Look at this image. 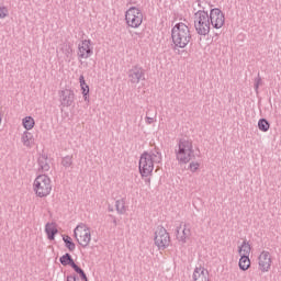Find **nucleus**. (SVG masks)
Masks as SVG:
<instances>
[{"instance_id":"1","label":"nucleus","mask_w":281,"mask_h":281,"mask_svg":"<svg viewBox=\"0 0 281 281\" xmlns=\"http://www.w3.org/2000/svg\"><path fill=\"white\" fill-rule=\"evenodd\" d=\"M171 38L176 47H186L192 38L190 27H188L183 22L177 23L171 30Z\"/></svg>"},{"instance_id":"2","label":"nucleus","mask_w":281,"mask_h":281,"mask_svg":"<svg viewBox=\"0 0 281 281\" xmlns=\"http://www.w3.org/2000/svg\"><path fill=\"white\" fill-rule=\"evenodd\" d=\"M52 178L45 173L38 175L33 181V192L38 199H45L52 194Z\"/></svg>"},{"instance_id":"3","label":"nucleus","mask_w":281,"mask_h":281,"mask_svg":"<svg viewBox=\"0 0 281 281\" xmlns=\"http://www.w3.org/2000/svg\"><path fill=\"white\" fill-rule=\"evenodd\" d=\"M176 159L182 166L190 164L194 159V145L191 140L181 139L179 142L178 149L176 150Z\"/></svg>"},{"instance_id":"4","label":"nucleus","mask_w":281,"mask_h":281,"mask_svg":"<svg viewBox=\"0 0 281 281\" xmlns=\"http://www.w3.org/2000/svg\"><path fill=\"white\" fill-rule=\"evenodd\" d=\"M160 158L157 154L145 153L140 156L138 170L143 178L151 177L153 170H155V164L159 161Z\"/></svg>"},{"instance_id":"5","label":"nucleus","mask_w":281,"mask_h":281,"mask_svg":"<svg viewBox=\"0 0 281 281\" xmlns=\"http://www.w3.org/2000/svg\"><path fill=\"white\" fill-rule=\"evenodd\" d=\"M125 23L131 30H139L144 23V12L137 7H132L125 12Z\"/></svg>"},{"instance_id":"6","label":"nucleus","mask_w":281,"mask_h":281,"mask_svg":"<svg viewBox=\"0 0 281 281\" xmlns=\"http://www.w3.org/2000/svg\"><path fill=\"white\" fill-rule=\"evenodd\" d=\"M210 14L205 11H198L194 16V27L201 36L210 34Z\"/></svg>"},{"instance_id":"7","label":"nucleus","mask_w":281,"mask_h":281,"mask_svg":"<svg viewBox=\"0 0 281 281\" xmlns=\"http://www.w3.org/2000/svg\"><path fill=\"white\" fill-rule=\"evenodd\" d=\"M74 237L80 247H89L91 245V228L86 224H79L74 229Z\"/></svg>"},{"instance_id":"8","label":"nucleus","mask_w":281,"mask_h":281,"mask_svg":"<svg viewBox=\"0 0 281 281\" xmlns=\"http://www.w3.org/2000/svg\"><path fill=\"white\" fill-rule=\"evenodd\" d=\"M93 56V43L91 40L86 38L79 42L78 48H77V58L80 63L82 60H88V58H91Z\"/></svg>"},{"instance_id":"9","label":"nucleus","mask_w":281,"mask_h":281,"mask_svg":"<svg viewBox=\"0 0 281 281\" xmlns=\"http://www.w3.org/2000/svg\"><path fill=\"white\" fill-rule=\"evenodd\" d=\"M273 259L271 258V252L263 250L258 257V269L261 273H269L271 271V265Z\"/></svg>"},{"instance_id":"10","label":"nucleus","mask_w":281,"mask_h":281,"mask_svg":"<svg viewBox=\"0 0 281 281\" xmlns=\"http://www.w3.org/2000/svg\"><path fill=\"white\" fill-rule=\"evenodd\" d=\"M155 245L158 249H166L170 245V235L166 228L160 227L156 231Z\"/></svg>"},{"instance_id":"11","label":"nucleus","mask_w":281,"mask_h":281,"mask_svg":"<svg viewBox=\"0 0 281 281\" xmlns=\"http://www.w3.org/2000/svg\"><path fill=\"white\" fill-rule=\"evenodd\" d=\"M209 21L215 30H221L225 25V14L221 9H212L210 11Z\"/></svg>"},{"instance_id":"12","label":"nucleus","mask_w":281,"mask_h":281,"mask_svg":"<svg viewBox=\"0 0 281 281\" xmlns=\"http://www.w3.org/2000/svg\"><path fill=\"white\" fill-rule=\"evenodd\" d=\"M192 281H210V271L203 266H199L193 270Z\"/></svg>"},{"instance_id":"13","label":"nucleus","mask_w":281,"mask_h":281,"mask_svg":"<svg viewBox=\"0 0 281 281\" xmlns=\"http://www.w3.org/2000/svg\"><path fill=\"white\" fill-rule=\"evenodd\" d=\"M76 100V93L71 89H65L60 92V102L64 106H71Z\"/></svg>"},{"instance_id":"14","label":"nucleus","mask_w":281,"mask_h":281,"mask_svg":"<svg viewBox=\"0 0 281 281\" xmlns=\"http://www.w3.org/2000/svg\"><path fill=\"white\" fill-rule=\"evenodd\" d=\"M130 79H131V82H134V83H137L140 80H144V69L137 66L133 67L130 70Z\"/></svg>"},{"instance_id":"15","label":"nucleus","mask_w":281,"mask_h":281,"mask_svg":"<svg viewBox=\"0 0 281 281\" xmlns=\"http://www.w3.org/2000/svg\"><path fill=\"white\" fill-rule=\"evenodd\" d=\"M21 142L26 148H34V146H36V138H34V134L31 132H24Z\"/></svg>"},{"instance_id":"16","label":"nucleus","mask_w":281,"mask_h":281,"mask_svg":"<svg viewBox=\"0 0 281 281\" xmlns=\"http://www.w3.org/2000/svg\"><path fill=\"white\" fill-rule=\"evenodd\" d=\"M37 166H38V170H41L42 172H49V158L47 157V155L43 154L40 155L37 158Z\"/></svg>"},{"instance_id":"17","label":"nucleus","mask_w":281,"mask_h":281,"mask_svg":"<svg viewBox=\"0 0 281 281\" xmlns=\"http://www.w3.org/2000/svg\"><path fill=\"white\" fill-rule=\"evenodd\" d=\"M45 232L48 240H54V238H56V234H58V226L56 223H47L45 226Z\"/></svg>"},{"instance_id":"18","label":"nucleus","mask_w":281,"mask_h":281,"mask_svg":"<svg viewBox=\"0 0 281 281\" xmlns=\"http://www.w3.org/2000/svg\"><path fill=\"white\" fill-rule=\"evenodd\" d=\"M237 252L240 257L251 256V245L248 241H243L241 245L237 247Z\"/></svg>"},{"instance_id":"19","label":"nucleus","mask_w":281,"mask_h":281,"mask_svg":"<svg viewBox=\"0 0 281 281\" xmlns=\"http://www.w3.org/2000/svg\"><path fill=\"white\" fill-rule=\"evenodd\" d=\"M79 85L83 95V100H89V85H87L85 76L82 75L79 77Z\"/></svg>"},{"instance_id":"20","label":"nucleus","mask_w":281,"mask_h":281,"mask_svg":"<svg viewBox=\"0 0 281 281\" xmlns=\"http://www.w3.org/2000/svg\"><path fill=\"white\" fill-rule=\"evenodd\" d=\"M238 267L240 271H249V269H251V259H249V257H240Z\"/></svg>"},{"instance_id":"21","label":"nucleus","mask_w":281,"mask_h":281,"mask_svg":"<svg viewBox=\"0 0 281 281\" xmlns=\"http://www.w3.org/2000/svg\"><path fill=\"white\" fill-rule=\"evenodd\" d=\"M59 262H61V265L64 267H71L74 269V267H78V265H76V262H74V259L71 258V255L69 254H66V255H63L59 259Z\"/></svg>"},{"instance_id":"22","label":"nucleus","mask_w":281,"mask_h":281,"mask_svg":"<svg viewBox=\"0 0 281 281\" xmlns=\"http://www.w3.org/2000/svg\"><path fill=\"white\" fill-rule=\"evenodd\" d=\"M22 126L25 128V131H32V128L36 126V121H34V117L32 116H25L22 120Z\"/></svg>"},{"instance_id":"23","label":"nucleus","mask_w":281,"mask_h":281,"mask_svg":"<svg viewBox=\"0 0 281 281\" xmlns=\"http://www.w3.org/2000/svg\"><path fill=\"white\" fill-rule=\"evenodd\" d=\"M115 210L117 214H126L128 207L126 206V201L124 199L117 200L115 202Z\"/></svg>"},{"instance_id":"24","label":"nucleus","mask_w":281,"mask_h":281,"mask_svg":"<svg viewBox=\"0 0 281 281\" xmlns=\"http://www.w3.org/2000/svg\"><path fill=\"white\" fill-rule=\"evenodd\" d=\"M190 236H192V231L190 229V227L184 226L182 232L178 234V240H180L181 243H186V240H188Z\"/></svg>"},{"instance_id":"25","label":"nucleus","mask_w":281,"mask_h":281,"mask_svg":"<svg viewBox=\"0 0 281 281\" xmlns=\"http://www.w3.org/2000/svg\"><path fill=\"white\" fill-rule=\"evenodd\" d=\"M63 240H64L66 247L69 249V251H74V249H76V244H74V239H71L70 236L64 235Z\"/></svg>"},{"instance_id":"26","label":"nucleus","mask_w":281,"mask_h":281,"mask_svg":"<svg viewBox=\"0 0 281 281\" xmlns=\"http://www.w3.org/2000/svg\"><path fill=\"white\" fill-rule=\"evenodd\" d=\"M258 126L263 133H267V131L270 128L269 122H267L265 119L259 120Z\"/></svg>"},{"instance_id":"27","label":"nucleus","mask_w":281,"mask_h":281,"mask_svg":"<svg viewBox=\"0 0 281 281\" xmlns=\"http://www.w3.org/2000/svg\"><path fill=\"white\" fill-rule=\"evenodd\" d=\"M189 170L190 172H199V169L201 168V162L199 161H191L189 164Z\"/></svg>"},{"instance_id":"28","label":"nucleus","mask_w":281,"mask_h":281,"mask_svg":"<svg viewBox=\"0 0 281 281\" xmlns=\"http://www.w3.org/2000/svg\"><path fill=\"white\" fill-rule=\"evenodd\" d=\"M74 270L76 271V273H79V276H81V280L89 281L87 280V274L83 270L80 269V267L74 266Z\"/></svg>"},{"instance_id":"29","label":"nucleus","mask_w":281,"mask_h":281,"mask_svg":"<svg viewBox=\"0 0 281 281\" xmlns=\"http://www.w3.org/2000/svg\"><path fill=\"white\" fill-rule=\"evenodd\" d=\"M9 14L8 8L0 7V19H5Z\"/></svg>"},{"instance_id":"30","label":"nucleus","mask_w":281,"mask_h":281,"mask_svg":"<svg viewBox=\"0 0 281 281\" xmlns=\"http://www.w3.org/2000/svg\"><path fill=\"white\" fill-rule=\"evenodd\" d=\"M71 164V158H66L63 160V166H69Z\"/></svg>"},{"instance_id":"31","label":"nucleus","mask_w":281,"mask_h":281,"mask_svg":"<svg viewBox=\"0 0 281 281\" xmlns=\"http://www.w3.org/2000/svg\"><path fill=\"white\" fill-rule=\"evenodd\" d=\"M146 122H147V124H153V122H155V121H154L153 117H147V121H146Z\"/></svg>"},{"instance_id":"32","label":"nucleus","mask_w":281,"mask_h":281,"mask_svg":"<svg viewBox=\"0 0 281 281\" xmlns=\"http://www.w3.org/2000/svg\"><path fill=\"white\" fill-rule=\"evenodd\" d=\"M67 281H76V278H68Z\"/></svg>"},{"instance_id":"33","label":"nucleus","mask_w":281,"mask_h":281,"mask_svg":"<svg viewBox=\"0 0 281 281\" xmlns=\"http://www.w3.org/2000/svg\"><path fill=\"white\" fill-rule=\"evenodd\" d=\"M0 124H1V115H0Z\"/></svg>"}]
</instances>
